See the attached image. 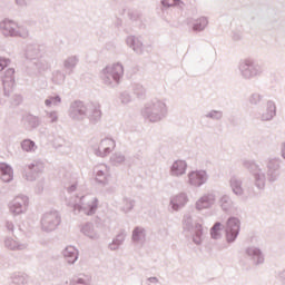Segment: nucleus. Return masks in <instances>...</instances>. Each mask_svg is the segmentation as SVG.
I'll use <instances>...</instances> for the list:
<instances>
[{"label": "nucleus", "instance_id": "obj_1", "mask_svg": "<svg viewBox=\"0 0 285 285\" xmlns=\"http://www.w3.org/2000/svg\"><path fill=\"white\" fill-rule=\"evenodd\" d=\"M237 235H239V219L229 218L227 222V239L234 242Z\"/></svg>", "mask_w": 285, "mask_h": 285}, {"label": "nucleus", "instance_id": "obj_2", "mask_svg": "<svg viewBox=\"0 0 285 285\" xmlns=\"http://www.w3.org/2000/svg\"><path fill=\"white\" fill-rule=\"evenodd\" d=\"M189 181L193 186H202L206 181V171H193L189 174Z\"/></svg>", "mask_w": 285, "mask_h": 285}, {"label": "nucleus", "instance_id": "obj_3", "mask_svg": "<svg viewBox=\"0 0 285 285\" xmlns=\"http://www.w3.org/2000/svg\"><path fill=\"white\" fill-rule=\"evenodd\" d=\"M186 161L177 160L171 166V175H174L175 177H179V175H184V173H186Z\"/></svg>", "mask_w": 285, "mask_h": 285}, {"label": "nucleus", "instance_id": "obj_4", "mask_svg": "<svg viewBox=\"0 0 285 285\" xmlns=\"http://www.w3.org/2000/svg\"><path fill=\"white\" fill-rule=\"evenodd\" d=\"M0 173L2 181H12V168L7 164H0Z\"/></svg>", "mask_w": 285, "mask_h": 285}, {"label": "nucleus", "instance_id": "obj_5", "mask_svg": "<svg viewBox=\"0 0 285 285\" xmlns=\"http://www.w3.org/2000/svg\"><path fill=\"white\" fill-rule=\"evenodd\" d=\"M209 206H210V199H208V197L200 198L196 204V208L198 210H203V208H208Z\"/></svg>", "mask_w": 285, "mask_h": 285}, {"label": "nucleus", "instance_id": "obj_6", "mask_svg": "<svg viewBox=\"0 0 285 285\" xmlns=\"http://www.w3.org/2000/svg\"><path fill=\"white\" fill-rule=\"evenodd\" d=\"M184 204H186V197L185 196H177L173 200V208H174V210H177V208H179V206H184Z\"/></svg>", "mask_w": 285, "mask_h": 285}, {"label": "nucleus", "instance_id": "obj_7", "mask_svg": "<svg viewBox=\"0 0 285 285\" xmlns=\"http://www.w3.org/2000/svg\"><path fill=\"white\" fill-rule=\"evenodd\" d=\"M22 148L27 153H30V150H35V142L32 140H23Z\"/></svg>", "mask_w": 285, "mask_h": 285}, {"label": "nucleus", "instance_id": "obj_8", "mask_svg": "<svg viewBox=\"0 0 285 285\" xmlns=\"http://www.w3.org/2000/svg\"><path fill=\"white\" fill-rule=\"evenodd\" d=\"M219 230H222V224L216 223L212 228V237H214V239H217L219 236Z\"/></svg>", "mask_w": 285, "mask_h": 285}, {"label": "nucleus", "instance_id": "obj_9", "mask_svg": "<svg viewBox=\"0 0 285 285\" xmlns=\"http://www.w3.org/2000/svg\"><path fill=\"white\" fill-rule=\"evenodd\" d=\"M206 26H208V20H206V18H203L199 20V24L194 26V30H204Z\"/></svg>", "mask_w": 285, "mask_h": 285}, {"label": "nucleus", "instance_id": "obj_10", "mask_svg": "<svg viewBox=\"0 0 285 285\" xmlns=\"http://www.w3.org/2000/svg\"><path fill=\"white\" fill-rule=\"evenodd\" d=\"M202 235H203V233H202V226H198V227H197V230H196V236L194 237V242H195L196 244H202Z\"/></svg>", "mask_w": 285, "mask_h": 285}, {"label": "nucleus", "instance_id": "obj_11", "mask_svg": "<svg viewBox=\"0 0 285 285\" xmlns=\"http://www.w3.org/2000/svg\"><path fill=\"white\" fill-rule=\"evenodd\" d=\"M163 6H166L167 8L177 6V0H163Z\"/></svg>", "mask_w": 285, "mask_h": 285}, {"label": "nucleus", "instance_id": "obj_12", "mask_svg": "<svg viewBox=\"0 0 285 285\" xmlns=\"http://www.w3.org/2000/svg\"><path fill=\"white\" fill-rule=\"evenodd\" d=\"M142 233H144V230H142L141 228H136V229L134 230V235H132L134 239H139V236H140Z\"/></svg>", "mask_w": 285, "mask_h": 285}, {"label": "nucleus", "instance_id": "obj_13", "mask_svg": "<svg viewBox=\"0 0 285 285\" xmlns=\"http://www.w3.org/2000/svg\"><path fill=\"white\" fill-rule=\"evenodd\" d=\"M11 210H12V213H16V215H19V213H21V206H19V208H17L13 205V206H11Z\"/></svg>", "mask_w": 285, "mask_h": 285}, {"label": "nucleus", "instance_id": "obj_14", "mask_svg": "<svg viewBox=\"0 0 285 285\" xmlns=\"http://www.w3.org/2000/svg\"><path fill=\"white\" fill-rule=\"evenodd\" d=\"M234 193H236V195H242V187H235Z\"/></svg>", "mask_w": 285, "mask_h": 285}, {"label": "nucleus", "instance_id": "obj_15", "mask_svg": "<svg viewBox=\"0 0 285 285\" xmlns=\"http://www.w3.org/2000/svg\"><path fill=\"white\" fill-rule=\"evenodd\" d=\"M7 66L4 60H0V70H3V67Z\"/></svg>", "mask_w": 285, "mask_h": 285}, {"label": "nucleus", "instance_id": "obj_16", "mask_svg": "<svg viewBox=\"0 0 285 285\" xmlns=\"http://www.w3.org/2000/svg\"><path fill=\"white\" fill-rule=\"evenodd\" d=\"M69 250H72L71 247L66 249V255H68Z\"/></svg>", "mask_w": 285, "mask_h": 285}, {"label": "nucleus", "instance_id": "obj_17", "mask_svg": "<svg viewBox=\"0 0 285 285\" xmlns=\"http://www.w3.org/2000/svg\"><path fill=\"white\" fill-rule=\"evenodd\" d=\"M72 253L75 254V249H72Z\"/></svg>", "mask_w": 285, "mask_h": 285}, {"label": "nucleus", "instance_id": "obj_18", "mask_svg": "<svg viewBox=\"0 0 285 285\" xmlns=\"http://www.w3.org/2000/svg\"><path fill=\"white\" fill-rule=\"evenodd\" d=\"M77 259V256H75V261Z\"/></svg>", "mask_w": 285, "mask_h": 285}]
</instances>
